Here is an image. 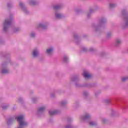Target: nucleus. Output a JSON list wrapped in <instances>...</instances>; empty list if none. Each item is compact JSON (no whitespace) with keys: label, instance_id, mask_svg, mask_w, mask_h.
I'll return each instance as SVG.
<instances>
[{"label":"nucleus","instance_id":"nucleus-8","mask_svg":"<svg viewBox=\"0 0 128 128\" xmlns=\"http://www.w3.org/2000/svg\"><path fill=\"white\" fill-rule=\"evenodd\" d=\"M48 112L50 116H54V114H58V111L57 110H50Z\"/></svg>","mask_w":128,"mask_h":128},{"label":"nucleus","instance_id":"nucleus-14","mask_svg":"<svg viewBox=\"0 0 128 128\" xmlns=\"http://www.w3.org/2000/svg\"><path fill=\"white\" fill-rule=\"evenodd\" d=\"M8 70L6 68H3L1 71V74H8Z\"/></svg>","mask_w":128,"mask_h":128},{"label":"nucleus","instance_id":"nucleus-24","mask_svg":"<svg viewBox=\"0 0 128 128\" xmlns=\"http://www.w3.org/2000/svg\"><path fill=\"white\" fill-rule=\"evenodd\" d=\"M93 10L92 9L90 10V13L88 14V17L90 18V14L92 12Z\"/></svg>","mask_w":128,"mask_h":128},{"label":"nucleus","instance_id":"nucleus-25","mask_svg":"<svg viewBox=\"0 0 128 128\" xmlns=\"http://www.w3.org/2000/svg\"><path fill=\"white\" fill-rule=\"evenodd\" d=\"M30 36L31 38H34V36H36V34L34 33H32L30 34Z\"/></svg>","mask_w":128,"mask_h":128},{"label":"nucleus","instance_id":"nucleus-30","mask_svg":"<svg viewBox=\"0 0 128 128\" xmlns=\"http://www.w3.org/2000/svg\"><path fill=\"white\" fill-rule=\"evenodd\" d=\"M72 128V126L68 125V126H66L65 128Z\"/></svg>","mask_w":128,"mask_h":128},{"label":"nucleus","instance_id":"nucleus-22","mask_svg":"<svg viewBox=\"0 0 128 128\" xmlns=\"http://www.w3.org/2000/svg\"><path fill=\"white\" fill-rule=\"evenodd\" d=\"M128 80V77L123 78L122 80V82H126V80Z\"/></svg>","mask_w":128,"mask_h":128},{"label":"nucleus","instance_id":"nucleus-29","mask_svg":"<svg viewBox=\"0 0 128 128\" xmlns=\"http://www.w3.org/2000/svg\"><path fill=\"white\" fill-rule=\"evenodd\" d=\"M72 118H69L67 120L68 122H72Z\"/></svg>","mask_w":128,"mask_h":128},{"label":"nucleus","instance_id":"nucleus-21","mask_svg":"<svg viewBox=\"0 0 128 128\" xmlns=\"http://www.w3.org/2000/svg\"><path fill=\"white\" fill-rule=\"evenodd\" d=\"M2 108L3 110H6V108H8V105H2Z\"/></svg>","mask_w":128,"mask_h":128},{"label":"nucleus","instance_id":"nucleus-37","mask_svg":"<svg viewBox=\"0 0 128 128\" xmlns=\"http://www.w3.org/2000/svg\"><path fill=\"white\" fill-rule=\"evenodd\" d=\"M74 38H78V36H77V35H74Z\"/></svg>","mask_w":128,"mask_h":128},{"label":"nucleus","instance_id":"nucleus-32","mask_svg":"<svg viewBox=\"0 0 128 128\" xmlns=\"http://www.w3.org/2000/svg\"><path fill=\"white\" fill-rule=\"evenodd\" d=\"M20 30V28H17L16 30H14V32H18Z\"/></svg>","mask_w":128,"mask_h":128},{"label":"nucleus","instance_id":"nucleus-20","mask_svg":"<svg viewBox=\"0 0 128 128\" xmlns=\"http://www.w3.org/2000/svg\"><path fill=\"white\" fill-rule=\"evenodd\" d=\"M68 56H64L63 57V60L64 62H68Z\"/></svg>","mask_w":128,"mask_h":128},{"label":"nucleus","instance_id":"nucleus-39","mask_svg":"<svg viewBox=\"0 0 128 128\" xmlns=\"http://www.w3.org/2000/svg\"><path fill=\"white\" fill-rule=\"evenodd\" d=\"M4 64H2V68H4Z\"/></svg>","mask_w":128,"mask_h":128},{"label":"nucleus","instance_id":"nucleus-4","mask_svg":"<svg viewBox=\"0 0 128 128\" xmlns=\"http://www.w3.org/2000/svg\"><path fill=\"white\" fill-rule=\"evenodd\" d=\"M83 76L84 78H92V75L88 72L86 70H84L83 72Z\"/></svg>","mask_w":128,"mask_h":128},{"label":"nucleus","instance_id":"nucleus-26","mask_svg":"<svg viewBox=\"0 0 128 128\" xmlns=\"http://www.w3.org/2000/svg\"><path fill=\"white\" fill-rule=\"evenodd\" d=\"M104 102H106V104H110V100L108 99L104 100Z\"/></svg>","mask_w":128,"mask_h":128},{"label":"nucleus","instance_id":"nucleus-3","mask_svg":"<svg viewBox=\"0 0 128 128\" xmlns=\"http://www.w3.org/2000/svg\"><path fill=\"white\" fill-rule=\"evenodd\" d=\"M106 22V19L104 18H101L98 22V26L96 27V28H98L100 26H102Z\"/></svg>","mask_w":128,"mask_h":128},{"label":"nucleus","instance_id":"nucleus-10","mask_svg":"<svg viewBox=\"0 0 128 128\" xmlns=\"http://www.w3.org/2000/svg\"><path fill=\"white\" fill-rule=\"evenodd\" d=\"M52 52H54V48H50L46 50V53L48 56H50L52 54Z\"/></svg>","mask_w":128,"mask_h":128},{"label":"nucleus","instance_id":"nucleus-19","mask_svg":"<svg viewBox=\"0 0 128 128\" xmlns=\"http://www.w3.org/2000/svg\"><path fill=\"white\" fill-rule=\"evenodd\" d=\"M116 6V5L114 4H109V6L110 8H114Z\"/></svg>","mask_w":128,"mask_h":128},{"label":"nucleus","instance_id":"nucleus-17","mask_svg":"<svg viewBox=\"0 0 128 128\" xmlns=\"http://www.w3.org/2000/svg\"><path fill=\"white\" fill-rule=\"evenodd\" d=\"M54 10H60V5H55L54 6Z\"/></svg>","mask_w":128,"mask_h":128},{"label":"nucleus","instance_id":"nucleus-2","mask_svg":"<svg viewBox=\"0 0 128 128\" xmlns=\"http://www.w3.org/2000/svg\"><path fill=\"white\" fill-rule=\"evenodd\" d=\"M122 16L125 22V26H128V14L126 10H123L122 12Z\"/></svg>","mask_w":128,"mask_h":128},{"label":"nucleus","instance_id":"nucleus-33","mask_svg":"<svg viewBox=\"0 0 128 128\" xmlns=\"http://www.w3.org/2000/svg\"><path fill=\"white\" fill-rule=\"evenodd\" d=\"M84 96H88V92H84Z\"/></svg>","mask_w":128,"mask_h":128},{"label":"nucleus","instance_id":"nucleus-13","mask_svg":"<svg viewBox=\"0 0 128 128\" xmlns=\"http://www.w3.org/2000/svg\"><path fill=\"white\" fill-rule=\"evenodd\" d=\"M45 110H46V107L44 106L40 107L38 109V112H44Z\"/></svg>","mask_w":128,"mask_h":128},{"label":"nucleus","instance_id":"nucleus-36","mask_svg":"<svg viewBox=\"0 0 128 128\" xmlns=\"http://www.w3.org/2000/svg\"><path fill=\"white\" fill-rule=\"evenodd\" d=\"M83 50L84 51V52H86V48H83Z\"/></svg>","mask_w":128,"mask_h":128},{"label":"nucleus","instance_id":"nucleus-34","mask_svg":"<svg viewBox=\"0 0 128 128\" xmlns=\"http://www.w3.org/2000/svg\"><path fill=\"white\" fill-rule=\"evenodd\" d=\"M18 102H22V98H19L18 100Z\"/></svg>","mask_w":128,"mask_h":128},{"label":"nucleus","instance_id":"nucleus-6","mask_svg":"<svg viewBox=\"0 0 128 128\" xmlns=\"http://www.w3.org/2000/svg\"><path fill=\"white\" fill-rule=\"evenodd\" d=\"M90 116L89 114H86L84 116H81L80 118L82 120H90Z\"/></svg>","mask_w":128,"mask_h":128},{"label":"nucleus","instance_id":"nucleus-1","mask_svg":"<svg viewBox=\"0 0 128 128\" xmlns=\"http://www.w3.org/2000/svg\"><path fill=\"white\" fill-rule=\"evenodd\" d=\"M12 18H10L9 19L5 20L4 24L3 30L4 32H7L8 27L12 25Z\"/></svg>","mask_w":128,"mask_h":128},{"label":"nucleus","instance_id":"nucleus-28","mask_svg":"<svg viewBox=\"0 0 128 128\" xmlns=\"http://www.w3.org/2000/svg\"><path fill=\"white\" fill-rule=\"evenodd\" d=\"M112 36V33H108L106 35L107 38H110Z\"/></svg>","mask_w":128,"mask_h":128},{"label":"nucleus","instance_id":"nucleus-11","mask_svg":"<svg viewBox=\"0 0 128 128\" xmlns=\"http://www.w3.org/2000/svg\"><path fill=\"white\" fill-rule=\"evenodd\" d=\"M13 122H14V119L12 118L8 119V120H7V124L8 126H10V124H12Z\"/></svg>","mask_w":128,"mask_h":128},{"label":"nucleus","instance_id":"nucleus-31","mask_svg":"<svg viewBox=\"0 0 128 128\" xmlns=\"http://www.w3.org/2000/svg\"><path fill=\"white\" fill-rule=\"evenodd\" d=\"M10 6H12V3H8V7L10 8Z\"/></svg>","mask_w":128,"mask_h":128},{"label":"nucleus","instance_id":"nucleus-40","mask_svg":"<svg viewBox=\"0 0 128 128\" xmlns=\"http://www.w3.org/2000/svg\"><path fill=\"white\" fill-rule=\"evenodd\" d=\"M32 100V102H34V98H33V99Z\"/></svg>","mask_w":128,"mask_h":128},{"label":"nucleus","instance_id":"nucleus-23","mask_svg":"<svg viewBox=\"0 0 128 128\" xmlns=\"http://www.w3.org/2000/svg\"><path fill=\"white\" fill-rule=\"evenodd\" d=\"M30 4L32 5V6H34V4H36V2L34 1H30Z\"/></svg>","mask_w":128,"mask_h":128},{"label":"nucleus","instance_id":"nucleus-16","mask_svg":"<svg viewBox=\"0 0 128 128\" xmlns=\"http://www.w3.org/2000/svg\"><path fill=\"white\" fill-rule=\"evenodd\" d=\"M39 26H40V28H44V29L46 28V26L44 25V24H42V23H40V24H39Z\"/></svg>","mask_w":128,"mask_h":128},{"label":"nucleus","instance_id":"nucleus-18","mask_svg":"<svg viewBox=\"0 0 128 128\" xmlns=\"http://www.w3.org/2000/svg\"><path fill=\"white\" fill-rule=\"evenodd\" d=\"M90 126H96V122H89Z\"/></svg>","mask_w":128,"mask_h":128},{"label":"nucleus","instance_id":"nucleus-7","mask_svg":"<svg viewBox=\"0 0 128 128\" xmlns=\"http://www.w3.org/2000/svg\"><path fill=\"white\" fill-rule=\"evenodd\" d=\"M20 6L22 8V10L26 12V14H28V10L26 8H24V4L22 2H20Z\"/></svg>","mask_w":128,"mask_h":128},{"label":"nucleus","instance_id":"nucleus-12","mask_svg":"<svg viewBox=\"0 0 128 128\" xmlns=\"http://www.w3.org/2000/svg\"><path fill=\"white\" fill-rule=\"evenodd\" d=\"M122 44V40L120 39H116L115 40L116 46H118Z\"/></svg>","mask_w":128,"mask_h":128},{"label":"nucleus","instance_id":"nucleus-9","mask_svg":"<svg viewBox=\"0 0 128 128\" xmlns=\"http://www.w3.org/2000/svg\"><path fill=\"white\" fill-rule=\"evenodd\" d=\"M55 16L56 18H62V15L58 12H56L55 13Z\"/></svg>","mask_w":128,"mask_h":128},{"label":"nucleus","instance_id":"nucleus-35","mask_svg":"<svg viewBox=\"0 0 128 128\" xmlns=\"http://www.w3.org/2000/svg\"><path fill=\"white\" fill-rule=\"evenodd\" d=\"M90 52H92L94 50V48H90Z\"/></svg>","mask_w":128,"mask_h":128},{"label":"nucleus","instance_id":"nucleus-27","mask_svg":"<svg viewBox=\"0 0 128 128\" xmlns=\"http://www.w3.org/2000/svg\"><path fill=\"white\" fill-rule=\"evenodd\" d=\"M76 78H77L76 76H74L72 78V81L76 80Z\"/></svg>","mask_w":128,"mask_h":128},{"label":"nucleus","instance_id":"nucleus-15","mask_svg":"<svg viewBox=\"0 0 128 128\" xmlns=\"http://www.w3.org/2000/svg\"><path fill=\"white\" fill-rule=\"evenodd\" d=\"M68 102H66V100H63L61 102V106H66Z\"/></svg>","mask_w":128,"mask_h":128},{"label":"nucleus","instance_id":"nucleus-5","mask_svg":"<svg viewBox=\"0 0 128 128\" xmlns=\"http://www.w3.org/2000/svg\"><path fill=\"white\" fill-rule=\"evenodd\" d=\"M32 54L34 58H37V56H38V55L40 54L38 50V49L34 50L32 52Z\"/></svg>","mask_w":128,"mask_h":128},{"label":"nucleus","instance_id":"nucleus-38","mask_svg":"<svg viewBox=\"0 0 128 128\" xmlns=\"http://www.w3.org/2000/svg\"><path fill=\"white\" fill-rule=\"evenodd\" d=\"M102 122H106V120L103 119V120H102Z\"/></svg>","mask_w":128,"mask_h":128}]
</instances>
